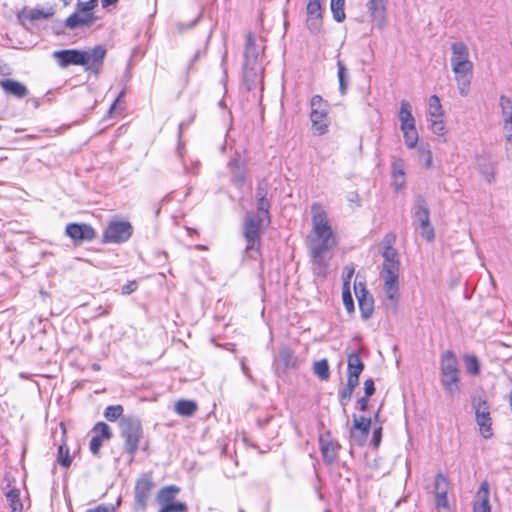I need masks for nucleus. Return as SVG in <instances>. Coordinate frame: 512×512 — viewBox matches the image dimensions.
I'll use <instances>...</instances> for the list:
<instances>
[{"label":"nucleus","mask_w":512,"mask_h":512,"mask_svg":"<svg viewBox=\"0 0 512 512\" xmlns=\"http://www.w3.org/2000/svg\"><path fill=\"white\" fill-rule=\"evenodd\" d=\"M312 230L307 236L313 273L325 277L330 261L329 253L336 247L337 238L329 223L328 215L321 204L311 206Z\"/></svg>","instance_id":"f257e3e1"},{"label":"nucleus","mask_w":512,"mask_h":512,"mask_svg":"<svg viewBox=\"0 0 512 512\" xmlns=\"http://www.w3.org/2000/svg\"><path fill=\"white\" fill-rule=\"evenodd\" d=\"M269 208V201L265 194H261L257 200V212H248L245 215L243 237L246 241V252L260 250L263 226L270 223Z\"/></svg>","instance_id":"f03ea898"},{"label":"nucleus","mask_w":512,"mask_h":512,"mask_svg":"<svg viewBox=\"0 0 512 512\" xmlns=\"http://www.w3.org/2000/svg\"><path fill=\"white\" fill-rule=\"evenodd\" d=\"M451 67L461 96H467L470 90L473 63L469 59L468 46L461 41L451 44Z\"/></svg>","instance_id":"7ed1b4c3"},{"label":"nucleus","mask_w":512,"mask_h":512,"mask_svg":"<svg viewBox=\"0 0 512 512\" xmlns=\"http://www.w3.org/2000/svg\"><path fill=\"white\" fill-rule=\"evenodd\" d=\"M441 384L450 397L459 393L458 360L451 350L445 351L440 361Z\"/></svg>","instance_id":"20e7f679"},{"label":"nucleus","mask_w":512,"mask_h":512,"mask_svg":"<svg viewBox=\"0 0 512 512\" xmlns=\"http://www.w3.org/2000/svg\"><path fill=\"white\" fill-rule=\"evenodd\" d=\"M119 427L120 434L125 440V451L133 457L139 449V442L143 437L141 421L132 416L122 417Z\"/></svg>","instance_id":"39448f33"},{"label":"nucleus","mask_w":512,"mask_h":512,"mask_svg":"<svg viewBox=\"0 0 512 512\" xmlns=\"http://www.w3.org/2000/svg\"><path fill=\"white\" fill-rule=\"evenodd\" d=\"M310 121L311 128L314 134L324 135L328 131L330 124L329 120V105L320 95H314L310 101Z\"/></svg>","instance_id":"423d86ee"},{"label":"nucleus","mask_w":512,"mask_h":512,"mask_svg":"<svg viewBox=\"0 0 512 512\" xmlns=\"http://www.w3.org/2000/svg\"><path fill=\"white\" fill-rule=\"evenodd\" d=\"M97 5L98 0L78 1L76 11L65 20V26L70 30L90 26L95 21L92 11Z\"/></svg>","instance_id":"0eeeda50"},{"label":"nucleus","mask_w":512,"mask_h":512,"mask_svg":"<svg viewBox=\"0 0 512 512\" xmlns=\"http://www.w3.org/2000/svg\"><path fill=\"white\" fill-rule=\"evenodd\" d=\"M132 234L133 227L129 221L112 220L102 234V242L121 244L128 241Z\"/></svg>","instance_id":"6e6552de"},{"label":"nucleus","mask_w":512,"mask_h":512,"mask_svg":"<svg viewBox=\"0 0 512 512\" xmlns=\"http://www.w3.org/2000/svg\"><path fill=\"white\" fill-rule=\"evenodd\" d=\"M472 406L475 411V418L479 426L480 434L485 439L491 438L493 436V430L490 405L485 399L479 397L472 400Z\"/></svg>","instance_id":"1a4fd4ad"},{"label":"nucleus","mask_w":512,"mask_h":512,"mask_svg":"<svg viewBox=\"0 0 512 512\" xmlns=\"http://www.w3.org/2000/svg\"><path fill=\"white\" fill-rule=\"evenodd\" d=\"M154 487L155 484L149 474H143L137 479L134 489V509L136 511H145Z\"/></svg>","instance_id":"9d476101"},{"label":"nucleus","mask_w":512,"mask_h":512,"mask_svg":"<svg viewBox=\"0 0 512 512\" xmlns=\"http://www.w3.org/2000/svg\"><path fill=\"white\" fill-rule=\"evenodd\" d=\"M82 53L84 55L85 62L82 64L84 70L96 76L99 75L107 54L106 48L102 45H96L92 49L82 51Z\"/></svg>","instance_id":"9b49d317"},{"label":"nucleus","mask_w":512,"mask_h":512,"mask_svg":"<svg viewBox=\"0 0 512 512\" xmlns=\"http://www.w3.org/2000/svg\"><path fill=\"white\" fill-rule=\"evenodd\" d=\"M306 25L308 30L315 35L322 31L323 17L320 0H309L306 7Z\"/></svg>","instance_id":"f8f14e48"},{"label":"nucleus","mask_w":512,"mask_h":512,"mask_svg":"<svg viewBox=\"0 0 512 512\" xmlns=\"http://www.w3.org/2000/svg\"><path fill=\"white\" fill-rule=\"evenodd\" d=\"M65 231L74 242L92 241L96 236L94 228L86 223H69Z\"/></svg>","instance_id":"ddd939ff"},{"label":"nucleus","mask_w":512,"mask_h":512,"mask_svg":"<svg viewBox=\"0 0 512 512\" xmlns=\"http://www.w3.org/2000/svg\"><path fill=\"white\" fill-rule=\"evenodd\" d=\"M354 290L358 299L361 316L364 320H368L374 312L373 297L369 294L362 283H355Z\"/></svg>","instance_id":"4468645a"},{"label":"nucleus","mask_w":512,"mask_h":512,"mask_svg":"<svg viewBox=\"0 0 512 512\" xmlns=\"http://www.w3.org/2000/svg\"><path fill=\"white\" fill-rule=\"evenodd\" d=\"M381 255L384 258L381 276L399 277L400 261L397 250L384 247Z\"/></svg>","instance_id":"2eb2a0df"},{"label":"nucleus","mask_w":512,"mask_h":512,"mask_svg":"<svg viewBox=\"0 0 512 512\" xmlns=\"http://www.w3.org/2000/svg\"><path fill=\"white\" fill-rule=\"evenodd\" d=\"M52 57L57 61L61 68H67L70 65L84 64V55L77 49H66L54 51Z\"/></svg>","instance_id":"dca6fc26"},{"label":"nucleus","mask_w":512,"mask_h":512,"mask_svg":"<svg viewBox=\"0 0 512 512\" xmlns=\"http://www.w3.org/2000/svg\"><path fill=\"white\" fill-rule=\"evenodd\" d=\"M371 423V418L353 415V427L350 431L351 437L359 444H363L369 435Z\"/></svg>","instance_id":"f3484780"},{"label":"nucleus","mask_w":512,"mask_h":512,"mask_svg":"<svg viewBox=\"0 0 512 512\" xmlns=\"http://www.w3.org/2000/svg\"><path fill=\"white\" fill-rule=\"evenodd\" d=\"M320 451L326 464H332L337 458V451L340 448L337 442H334L329 432L319 437Z\"/></svg>","instance_id":"a211bd4d"},{"label":"nucleus","mask_w":512,"mask_h":512,"mask_svg":"<svg viewBox=\"0 0 512 512\" xmlns=\"http://www.w3.org/2000/svg\"><path fill=\"white\" fill-rule=\"evenodd\" d=\"M367 8L372 18V22L379 29H382L386 20V2L385 0H368Z\"/></svg>","instance_id":"6ab92c4d"},{"label":"nucleus","mask_w":512,"mask_h":512,"mask_svg":"<svg viewBox=\"0 0 512 512\" xmlns=\"http://www.w3.org/2000/svg\"><path fill=\"white\" fill-rule=\"evenodd\" d=\"M473 512H491L489 502V483L483 481L477 491Z\"/></svg>","instance_id":"aec40b11"},{"label":"nucleus","mask_w":512,"mask_h":512,"mask_svg":"<svg viewBox=\"0 0 512 512\" xmlns=\"http://www.w3.org/2000/svg\"><path fill=\"white\" fill-rule=\"evenodd\" d=\"M414 218L418 222L419 227L427 226L430 223V211L425 198L418 195L414 205Z\"/></svg>","instance_id":"412c9836"},{"label":"nucleus","mask_w":512,"mask_h":512,"mask_svg":"<svg viewBox=\"0 0 512 512\" xmlns=\"http://www.w3.org/2000/svg\"><path fill=\"white\" fill-rule=\"evenodd\" d=\"M504 132H512V101L509 97L501 95L499 99Z\"/></svg>","instance_id":"4be33fe9"},{"label":"nucleus","mask_w":512,"mask_h":512,"mask_svg":"<svg viewBox=\"0 0 512 512\" xmlns=\"http://www.w3.org/2000/svg\"><path fill=\"white\" fill-rule=\"evenodd\" d=\"M0 85L7 94L13 95L19 99L26 97L28 94V89L26 86L14 79L2 80Z\"/></svg>","instance_id":"5701e85b"},{"label":"nucleus","mask_w":512,"mask_h":512,"mask_svg":"<svg viewBox=\"0 0 512 512\" xmlns=\"http://www.w3.org/2000/svg\"><path fill=\"white\" fill-rule=\"evenodd\" d=\"M384 280V291L387 299L396 305L399 299V277L382 276Z\"/></svg>","instance_id":"b1692460"},{"label":"nucleus","mask_w":512,"mask_h":512,"mask_svg":"<svg viewBox=\"0 0 512 512\" xmlns=\"http://www.w3.org/2000/svg\"><path fill=\"white\" fill-rule=\"evenodd\" d=\"M244 55L245 64H256L259 57V47L256 45V39L252 33L247 34Z\"/></svg>","instance_id":"393cba45"},{"label":"nucleus","mask_w":512,"mask_h":512,"mask_svg":"<svg viewBox=\"0 0 512 512\" xmlns=\"http://www.w3.org/2000/svg\"><path fill=\"white\" fill-rule=\"evenodd\" d=\"M364 369V363L362 362L359 353L353 352L348 356V377H351L359 381V376Z\"/></svg>","instance_id":"a878e982"},{"label":"nucleus","mask_w":512,"mask_h":512,"mask_svg":"<svg viewBox=\"0 0 512 512\" xmlns=\"http://www.w3.org/2000/svg\"><path fill=\"white\" fill-rule=\"evenodd\" d=\"M179 492L180 488L176 485L165 486L159 490L156 500L163 507L173 502Z\"/></svg>","instance_id":"bb28decb"},{"label":"nucleus","mask_w":512,"mask_h":512,"mask_svg":"<svg viewBox=\"0 0 512 512\" xmlns=\"http://www.w3.org/2000/svg\"><path fill=\"white\" fill-rule=\"evenodd\" d=\"M399 120L401 122V128L415 126V119L412 115L411 105L406 100L401 101Z\"/></svg>","instance_id":"cd10ccee"},{"label":"nucleus","mask_w":512,"mask_h":512,"mask_svg":"<svg viewBox=\"0 0 512 512\" xmlns=\"http://www.w3.org/2000/svg\"><path fill=\"white\" fill-rule=\"evenodd\" d=\"M197 403L192 400H179L175 404V412L184 417H191L197 411Z\"/></svg>","instance_id":"c85d7f7f"},{"label":"nucleus","mask_w":512,"mask_h":512,"mask_svg":"<svg viewBox=\"0 0 512 512\" xmlns=\"http://www.w3.org/2000/svg\"><path fill=\"white\" fill-rule=\"evenodd\" d=\"M243 79L247 89H253L258 81V69L254 65L244 64Z\"/></svg>","instance_id":"c756f323"},{"label":"nucleus","mask_w":512,"mask_h":512,"mask_svg":"<svg viewBox=\"0 0 512 512\" xmlns=\"http://www.w3.org/2000/svg\"><path fill=\"white\" fill-rule=\"evenodd\" d=\"M337 68H338L337 76H338V81H339V91H340L341 95H345L348 90V79H349L348 70L341 60L337 61Z\"/></svg>","instance_id":"7c9ffc66"},{"label":"nucleus","mask_w":512,"mask_h":512,"mask_svg":"<svg viewBox=\"0 0 512 512\" xmlns=\"http://www.w3.org/2000/svg\"><path fill=\"white\" fill-rule=\"evenodd\" d=\"M359 381L351 377H347V384L339 390V398L342 405H346L345 401H349L352 397L354 389L358 386Z\"/></svg>","instance_id":"2f4dec72"},{"label":"nucleus","mask_w":512,"mask_h":512,"mask_svg":"<svg viewBox=\"0 0 512 512\" xmlns=\"http://www.w3.org/2000/svg\"><path fill=\"white\" fill-rule=\"evenodd\" d=\"M331 12L336 22L344 21L346 15L344 12L345 0H331Z\"/></svg>","instance_id":"473e14b6"},{"label":"nucleus","mask_w":512,"mask_h":512,"mask_svg":"<svg viewBox=\"0 0 512 512\" xmlns=\"http://www.w3.org/2000/svg\"><path fill=\"white\" fill-rule=\"evenodd\" d=\"M428 105V113L431 118L443 117V109L438 96H430Z\"/></svg>","instance_id":"72a5a7b5"},{"label":"nucleus","mask_w":512,"mask_h":512,"mask_svg":"<svg viewBox=\"0 0 512 512\" xmlns=\"http://www.w3.org/2000/svg\"><path fill=\"white\" fill-rule=\"evenodd\" d=\"M401 130L404 135L405 144L409 148H414L418 141V133H417L416 127L415 126L406 127V128H401Z\"/></svg>","instance_id":"f704fd0d"},{"label":"nucleus","mask_w":512,"mask_h":512,"mask_svg":"<svg viewBox=\"0 0 512 512\" xmlns=\"http://www.w3.org/2000/svg\"><path fill=\"white\" fill-rule=\"evenodd\" d=\"M314 373L321 379L327 380L329 378V364L326 359L316 361L313 367Z\"/></svg>","instance_id":"c9c22d12"},{"label":"nucleus","mask_w":512,"mask_h":512,"mask_svg":"<svg viewBox=\"0 0 512 512\" xmlns=\"http://www.w3.org/2000/svg\"><path fill=\"white\" fill-rule=\"evenodd\" d=\"M123 406L122 405H111V406H108L105 408L104 410V417L108 420V421H116L118 420L119 418H122V414H123Z\"/></svg>","instance_id":"e433bc0d"},{"label":"nucleus","mask_w":512,"mask_h":512,"mask_svg":"<svg viewBox=\"0 0 512 512\" xmlns=\"http://www.w3.org/2000/svg\"><path fill=\"white\" fill-rule=\"evenodd\" d=\"M464 362L466 366V370L471 375H478L480 371V364L476 356L474 355H466L464 357Z\"/></svg>","instance_id":"4c0bfd02"},{"label":"nucleus","mask_w":512,"mask_h":512,"mask_svg":"<svg viewBox=\"0 0 512 512\" xmlns=\"http://www.w3.org/2000/svg\"><path fill=\"white\" fill-rule=\"evenodd\" d=\"M93 431L96 433L95 436H100L102 440H109L113 434L108 424L105 422H98L95 424Z\"/></svg>","instance_id":"58836bf2"},{"label":"nucleus","mask_w":512,"mask_h":512,"mask_svg":"<svg viewBox=\"0 0 512 512\" xmlns=\"http://www.w3.org/2000/svg\"><path fill=\"white\" fill-rule=\"evenodd\" d=\"M54 14L52 10L44 11L43 9H31L25 13V17L30 21H37L40 19H47Z\"/></svg>","instance_id":"ea45409f"},{"label":"nucleus","mask_w":512,"mask_h":512,"mask_svg":"<svg viewBox=\"0 0 512 512\" xmlns=\"http://www.w3.org/2000/svg\"><path fill=\"white\" fill-rule=\"evenodd\" d=\"M434 489H435V494H447L448 480L442 473H439L436 475L435 481H434Z\"/></svg>","instance_id":"a19ab883"},{"label":"nucleus","mask_w":512,"mask_h":512,"mask_svg":"<svg viewBox=\"0 0 512 512\" xmlns=\"http://www.w3.org/2000/svg\"><path fill=\"white\" fill-rule=\"evenodd\" d=\"M342 300L347 312L350 314L353 313L355 310L354 301L351 295L350 287H348L347 284L343 285Z\"/></svg>","instance_id":"79ce46f5"},{"label":"nucleus","mask_w":512,"mask_h":512,"mask_svg":"<svg viewBox=\"0 0 512 512\" xmlns=\"http://www.w3.org/2000/svg\"><path fill=\"white\" fill-rule=\"evenodd\" d=\"M279 359L286 367H294L296 364V358L294 357L293 352L288 348L280 350Z\"/></svg>","instance_id":"37998d69"},{"label":"nucleus","mask_w":512,"mask_h":512,"mask_svg":"<svg viewBox=\"0 0 512 512\" xmlns=\"http://www.w3.org/2000/svg\"><path fill=\"white\" fill-rule=\"evenodd\" d=\"M58 462L63 467H69L71 465L72 459L69 455V449L65 445H60L58 448Z\"/></svg>","instance_id":"c03bdc74"},{"label":"nucleus","mask_w":512,"mask_h":512,"mask_svg":"<svg viewBox=\"0 0 512 512\" xmlns=\"http://www.w3.org/2000/svg\"><path fill=\"white\" fill-rule=\"evenodd\" d=\"M430 121V128L434 134L443 136L446 133L445 124L442 117L431 118Z\"/></svg>","instance_id":"a18cd8bd"},{"label":"nucleus","mask_w":512,"mask_h":512,"mask_svg":"<svg viewBox=\"0 0 512 512\" xmlns=\"http://www.w3.org/2000/svg\"><path fill=\"white\" fill-rule=\"evenodd\" d=\"M165 512H187L188 508L185 503L182 502H171L163 507H161Z\"/></svg>","instance_id":"49530a36"},{"label":"nucleus","mask_w":512,"mask_h":512,"mask_svg":"<svg viewBox=\"0 0 512 512\" xmlns=\"http://www.w3.org/2000/svg\"><path fill=\"white\" fill-rule=\"evenodd\" d=\"M245 175L244 172L240 168H235L232 170L231 181L238 187L241 188L244 184Z\"/></svg>","instance_id":"de8ad7c7"},{"label":"nucleus","mask_w":512,"mask_h":512,"mask_svg":"<svg viewBox=\"0 0 512 512\" xmlns=\"http://www.w3.org/2000/svg\"><path fill=\"white\" fill-rule=\"evenodd\" d=\"M102 439L100 436H93L89 443V449L91 453L95 456H97L100 452L101 446H102Z\"/></svg>","instance_id":"09e8293b"},{"label":"nucleus","mask_w":512,"mask_h":512,"mask_svg":"<svg viewBox=\"0 0 512 512\" xmlns=\"http://www.w3.org/2000/svg\"><path fill=\"white\" fill-rule=\"evenodd\" d=\"M421 236L425 238L427 241H433L435 238L434 228L431 223L427 224V226H421Z\"/></svg>","instance_id":"8fccbe9b"},{"label":"nucleus","mask_w":512,"mask_h":512,"mask_svg":"<svg viewBox=\"0 0 512 512\" xmlns=\"http://www.w3.org/2000/svg\"><path fill=\"white\" fill-rule=\"evenodd\" d=\"M382 439V424L380 423L373 430L372 444L375 448H378Z\"/></svg>","instance_id":"3c124183"},{"label":"nucleus","mask_w":512,"mask_h":512,"mask_svg":"<svg viewBox=\"0 0 512 512\" xmlns=\"http://www.w3.org/2000/svg\"><path fill=\"white\" fill-rule=\"evenodd\" d=\"M6 497L7 499L10 501L11 503V506H12V509L15 511L17 508H16V505H20V502H19V492L18 490H10L7 494H6Z\"/></svg>","instance_id":"603ef678"},{"label":"nucleus","mask_w":512,"mask_h":512,"mask_svg":"<svg viewBox=\"0 0 512 512\" xmlns=\"http://www.w3.org/2000/svg\"><path fill=\"white\" fill-rule=\"evenodd\" d=\"M364 393L366 397H371L375 393V385L373 379L365 380Z\"/></svg>","instance_id":"864d4df0"},{"label":"nucleus","mask_w":512,"mask_h":512,"mask_svg":"<svg viewBox=\"0 0 512 512\" xmlns=\"http://www.w3.org/2000/svg\"><path fill=\"white\" fill-rule=\"evenodd\" d=\"M506 139V155L507 158L512 160V132H504Z\"/></svg>","instance_id":"5fc2aeb1"},{"label":"nucleus","mask_w":512,"mask_h":512,"mask_svg":"<svg viewBox=\"0 0 512 512\" xmlns=\"http://www.w3.org/2000/svg\"><path fill=\"white\" fill-rule=\"evenodd\" d=\"M395 239H396L395 234H393V233L386 234V236L383 239V246H382V248L389 247L390 249H394L393 248V244L395 242Z\"/></svg>","instance_id":"6e6d98bb"},{"label":"nucleus","mask_w":512,"mask_h":512,"mask_svg":"<svg viewBox=\"0 0 512 512\" xmlns=\"http://www.w3.org/2000/svg\"><path fill=\"white\" fill-rule=\"evenodd\" d=\"M345 275L343 277V285H346L350 287V281L354 274V268L346 266L344 269Z\"/></svg>","instance_id":"4d7b16f0"},{"label":"nucleus","mask_w":512,"mask_h":512,"mask_svg":"<svg viewBox=\"0 0 512 512\" xmlns=\"http://www.w3.org/2000/svg\"><path fill=\"white\" fill-rule=\"evenodd\" d=\"M137 289L136 281H130L122 287V294L128 295Z\"/></svg>","instance_id":"13d9d810"},{"label":"nucleus","mask_w":512,"mask_h":512,"mask_svg":"<svg viewBox=\"0 0 512 512\" xmlns=\"http://www.w3.org/2000/svg\"><path fill=\"white\" fill-rule=\"evenodd\" d=\"M436 496V504L439 507H447L448 506V498L447 494H435Z\"/></svg>","instance_id":"bf43d9fd"},{"label":"nucleus","mask_w":512,"mask_h":512,"mask_svg":"<svg viewBox=\"0 0 512 512\" xmlns=\"http://www.w3.org/2000/svg\"><path fill=\"white\" fill-rule=\"evenodd\" d=\"M194 120V115H192L188 121H182L180 124H179V137L182 136V133H183V130L185 128H187Z\"/></svg>","instance_id":"052dcab7"},{"label":"nucleus","mask_w":512,"mask_h":512,"mask_svg":"<svg viewBox=\"0 0 512 512\" xmlns=\"http://www.w3.org/2000/svg\"><path fill=\"white\" fill-rule=\"evenodd\" d=\"M368 398L369 397H362L357 401L358 407L361 411H365L368 408Z\"/></svg>","instance_id":"680f3d73"},{"label":"nucleus","mask_w":512,"mask_h":512,"mask_svg":"<svg viewBox=\"0 0 512 512\" xmlns=\"http://www.w3.org/2000/svg\"><path fill=\"white\" fill-rule=\"evenodd\" d=\"M241 369H242L243 373L247 376V378L249 380L253 381V377L251 376V374L249 372V368L247 367L244 359H241Z\"/></svg>","instance_id":"e2e57ef3"},{"label":"nucleus","mask_w":512,"mask_h":512,"mask_svg":"<svg viewBox=\"0 0 512 512\" xmlns=\"http://www.w3.org/2000/svg\"><path fill=\"white\" fill-rule=\"evenodd\" d=\"M87 512H113V511H111L108 507H106L104 505H99L94 509L87 510Z\"/></svg>","instance_id":"0e129e2a"},{"label":"nucleus","mask_w":512,"mask_h":512,"mask_svg":"<svg viewBox=\"0 0 512 512\" xmlns=\"http://www.w3.org/2000/svg\"><path fill=\"white\" fill-rule=\"evenodd\" d=\"M117 2H118V0H101L103 8H106V7H108L112 4H115Z\"/></svg>","instance_id":"69168bd1"},{"label":"nucleus","mask_w":512,"mask_h":512,"mask_svg":"<svg viewBox=\"0 0 512 512\" xmlns=\"http://www.w3.org/2000/svg\"><path fill=\"white\" fill-rule=\"evenodd\" d=\"M393 174H394V177H397L398 175L399 176H403L404 175V172L401 168L397 169L396 168V165H394V171H393Z\"/></svg>","instance_id":"338daca9"},{"label":"nucleus","mask_w":512,"mask_h":512,"mask_svg":"<svg viewBox=\"0 0 512 512\" xmlns=\"http://www.w3.org/2000/svg\"><path fill=\"white\" fill-rule=\"evenodd\" d=\"M261 194L266 195V190L261 185H259L257 188V197L259 198Z\"/></svg>","instance_id":"774afa93"}]
</instances>
